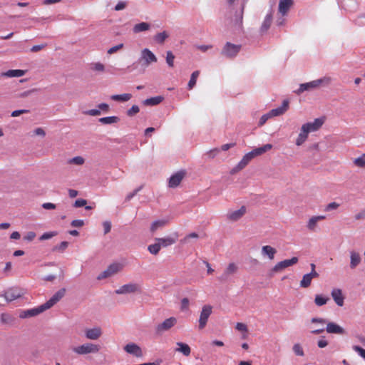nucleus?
<instances>
[{"label":"nucleus","instance_id":"nucleus-1","mask_svg":"<svg viewBox=\"0 0 365 365\" xmlns=\"http://www.w3.org/2000/svg\"><path fill=\"white\" fill-rule=\"evenodd\" d=\"M272 148V144H266L262 147L253 149L252 151L246 153L237 165L232 168L231 173H235L244 169L249 163L255 157L259 156Z\"/></svg>","mask_w":365,"mask_h":365},{"label":"nucleus","instance_id":"nucleus-2","mask_svg":"<svg viewBox=\"0 0 365 365\" xmlns=\"http://www.w3.org/2000/svg\"><path fill=\"white\" fill-rule=\"evenodd\" d=\"M101 347L99 345L92 343H86L81 346L74 347L73 351L77 354L84 355L92 353H98Z\"/></svg>","mask_w":365,"mask_h":365},{"label":"nucleus","instance_id":"nucleus-3","mask_svg":"<svg viewBox=\"0 0 365 365\" xmlns=\"http://www.w3.org/2000/svg\"><path fill=\"white\" fill-rule=\"evenodd\" d=\"M142 287L141 285L138 283H128L120 287L115 291L117 294H128L134 293H141Z\"/></svg>","mask_w":365,"mask_h":365},{"label":"nucleus","instance_id":"nucleus-4","mask_svg":"<svg viewBox=\"0 0 365 365\" xmlns=\"http://www.w3.org/2000/svg\"><path fill=\"white\" fill-rule=\"evenodd\" d=\"M177 318L174 317L166 319L155 327V334L157 335H162L164 332L173 328L177 324Z\"/></svg>","mask_w":365,"mask_h":365},{"label":"nucleus","instance_id":"nucleus-5","mask_svg":"<svg viewBox=\"0 0 365 365\" xmlns=\"http://www.w3.org/2000/svg\"><path fill=\"white\" fill-rule=\"evenodd\" d=\"M241 50V45L227 42L222 49L221 54L228 58H235Z\"/></svg>","mask_w":365,"mask_h":365},{"label":"nucleus","instance_id":"nucleus-6","mask_svg":"<svg viewBox=\"0 0 365 365\" xmlns=\"http://www.w3.org/2000/svg\"><path fill=\"white\" fill-rule=\"evenodd\" d=\"M212 313V307L210 304H205L202 307V310L200 314L198 319V328L199 329H203L208 322V319Z\"/></svg>","mask_w":365,"mask_h":365},{"label":"nucleus","instance_id":"nucleus-7","mask_svg":"<svg viewBox=\"0 0 365 365\" xmlns=\"http://www.w3.org/2000/svg\"><path fill=\"white\" fill-rule=\"evenodd\" d=\"M139 62L143 61V66L146 68L151 63L157 62L158 59L155 55L148 48H143L140 53Z\"/></svg>","mask_w":365,"mask_h":365},{"label":"nucleus","instance_id":"nucleus-8","mask_svg":"<svg viewBox=\"0 0 365 365\" xmlns=\"http://www.w3.org/2000/svg\"><path fill=\"white\" fill-rule=\"evenodd\" d=\"M298 262V258L297 257H293L291 259H284L277 263L272 268V271L273 272H279L282 270L292 266Z\"/></svg>","mask_w":365,"mask_h":365},{"label":"nucleus","instance_id":"nucleus-9","mask_svg":"<svg viewBox=\"0 0 365 365\" xmlns=\"http://www.w3.org/2000/svg\"><path fill=\"white\" fill-rule=\"evenodd\" d=\"M247 209L245 206H242L237 210H230L226 215V217L231 222H237L241 219L246 213Z\"/></svg>","mask_w":365,"mask_h":365},{"label":"nucleus","instance_id":"nucleus-10","mask_svg":"<svg viewBox=\"0 0 365 365\" xmlns=\"http://www.w3.org/2000/svg\"><path fill=\"white\" fill-rule=\"evenodd\" d=\"M237 269L238 267L235 263H230L223 273L220 277H218V280L222 282H227L229 279L230 276L236 273Z\"/></svg>","mask_w":365,"mask_h":365},{"label":"nucleus","instance_id":"nucleus-11","mask_svg":"<svg viewBox=\"0 0 365 365\" xmlns=\"http://www.w3.org/2000/svg\"><path fill=\"white\" fill-rule=\"evenodd\" d=\"M324 118H319L314 119L313 122H309L303 124L302 126H304L305 130H307L308 133L315 132L318 130L324 124Z\"/></svg>","mask_w":365,"mask_h":365},{"label":"nucleus","instance_id":"nucleus-12","mask_svg":"<svg viewBox=\"0 0 365 365\" xmlns=\"http://www.w3.org/2000/svg\"><path fill=\"white\" fill-rule=\"evenodd\" d=\"M66 294V289L61 288L58 291H57L46 303H44L45 307L47 309H50L54 304H56L60 299H61Z\"/></svg>","mask_w":365,"mask_h":365},{"label":"nucleus","instance_id":"nucleus-13","mask_svg":"<svg viewBox=\"0 0 365 365\" xmlns=\"http://www.w3.org/2000/svg\"><path fill=\"white\" fill-rule=\"evenodd\" d=\"M178 238V235L175 233L173 236H168L162 238H155V241L158 242L160 247H166L175 244Z\"/></svg>","mask_w":365,"mask_h":365},{"label":"nucleus","instance_id":"nucleus-14","mask_svg":"<svg viewBox=\"0 0 365 365\" xmlns=\"http://www.w3.org/2000/svg\"><path fill=\"white\" fill-rule=\"evenodd\" d=\"M124 350L128 354H132L136 357L143 356L141 348L135 343H129L124 346Z\"/></svg>","mask_w":365,"mask_h":365},{"label":"nucleus","instance_id":"nucleus-15","mask_svg":"<svg viewBox=\"0 0 365 365\" xmlns=\"http://www.w3.org/2000/svg\"><path fill=\"white\" fill-rule=\"evenodd\" d=\"M331 296L334 299V302L339 306L342 307L344 303V297L342 294V291L339 288H334L331 292Z\"/></svg>","mask_w":365,"mask_h":365},{"label":"nucleus","instance_id":"nucleus-16","mask_svg":"<svg viewBox=\"0 0 365 365\" xmlns=\"http://www.w3.org/2000/svg\"><path fill=\"white\" fill-rule=\"evenodd\" d=\"M326 331L329 334H335L341 335L345 334L344 329L334 322H328L327 324Z\"/></svg>","mask_w":365,"mask_h":365},{"label":"nucleus","instance_id":"nucleus-17","mask_svg":"<svg viewBox=\"0 0 365 365\" xmlns=\"http://www.w3.org/2000/svg\"><path fill=\"white\" fill-rule=\"evenodd\" d=\"M185 174L184 171H179L173 175L169 179V187H176L178 186L183 179Z\"/></svg>","mask_w":365,"mask_h":365},{"label":"nucleus","instance_id":"nucleus-18","mask_svg":"<svg viewBox=\"0 0 365 365\" xmlns=\"http://www.w3.org/2000/svg\"><path fill=\"white\" fill-rule=\"evenodd\" d=\"M289 108V101L284 100L280 107L272 109L269 113L271 117L279 116L284 114Z\"/></svg>","mask_w":365,"mask_h":365},{"label":"nucleus","instance_id":"nucleus-19","mask_svg":"<svg viewBox=\"0 0 365 365\" xmlns=\"http://www.w3.org/2000/svg\"><path fill=\"white\" fill-rule=\"evenodd\" d=\"M102 335V330L100 327L88 329L85 331V336L88 339L96 340Z\"/></svg>","mask_w":365,"mask_h":365},{"label":"nucleus","instance_id":"nucleus-20","mask_svg":"<svg viewBox=\"0 0 365 365\" xmlns=\"http://www.w3.org/2000/svg\"><path fill=\"white\" fill-rule=\"evenodd\" d=\"M294 4L293 0H279L278 10L282 15L285 16Z\"/></svg>","mask_w":365,"mask_h":365},{"label":"nucleus","instance_id":"nucleus-21","mask_svg":"<svg viewBox=\"0 0 365 365\" xmlns=\"http://www.w3.org/2000/svg\"><path fill=\"white\" fill-rule=\"evenodd\" d=\"M325 219L326 216L324 215L312 216L307 222V229L312 232L315 231L317 226V222Z\"/></svg>","mask_w":365,"mask_h":365},{"label":"nucleus","instance_id":"nucleus-22","mask_svg":"<svg viewBox=\"0 0 365 365\" xmlns=\"http://www.w3.org/2000/svg\"><path fill=\"white\" fill-rule=\"evenodd\" d=\"M317 88V83L314 80V81H310L308 83H301L299 85V88H298L297 91H295V93L297 95H299L304 91H311V90L315 89Z\"/></svg>","mask_w":365,"mask_h":365},{"label":"nucleus","instance_id":"nucleus-23","mask_svg":"<svg viewBox=\"0 0 365 365\" xmlns=\"http://www.w3.org/2000/svg\"><path fill=\"white\" fill-rule=\"evenodd\" d=\"M4 297L7 302H12L21 297V293L16 289H9L4 294Z\"/></svg>","mask_w":365,"mask_h":365},{"label":"nucleus","instance_id":"nucleus-24","mask_svg":"<svg viewBox=\"0 0 365 365\" xmlns=\"http://www.w3.org/2000/svg\"><path fill=\"white\" fill-rule=\"evenodd\" d=\"M277 250L269 245L262 246L261 254L263 257H267L270 260L274 259Z\"/></svg>","mask_w":365,"mask_h":365},{"label":"nucleus","instance_id":"nucleus-25","mask_svg":"<svg viewBox=\"0 0 365 365\" xmlns=\"http://www.w3.org/2000/svg\"><path fill=\"white\" fill-rule=\"evenodd\" d=\"M350 268H356L361 262L360 255L354 250L350 251Z\"/></svg>","mask_w":365,"mask_h":365},{"label":"nucleus","instance_id":"nucleus-26","mask_svg":"<svg viewBox=\"0 0 365 365\" xmlns=\"http://www.w3.org/2000/svg\"><path fill=\"white\" fill-rule=\"evenodd\" d=\"M272 18L273 15L272 11L266 15L260 28V32L262 34L267 32L269 29L272 22Z\"/></svg>","mask_w":365,"mask_h":365},{"label":"nucleus","instance_id":"nucleus-27","mask_svg":"<svg viewBox=\"0 0 365 365\" xmlns=\"http://www.w3.org/2000/svg\"><path fill=\"white\" fill-rule=\"evenodd\" d=\"M309 133L305 130L304 126H302L300 129V133H299L297 139H296V145L297 146L302 145L308 138V135Z\"/></svg>","mask_w":365,"mask_h":365},{"label":"nucleus","instance_id":"nucleus-28","mask_svg":"<svg viewBox=\"0 0 365 365\" xmlns=\"http://www.w3.org/2000/svg\"><path fill=\"white\" fill-rule=\"evenodd\" d=\"M26 71L21 69L9 70L6 72L2 73L3 76L8 78L21 77L24 76Z\"/></svg>","mask_w":365,"mask_h":365},{"label":"nucleus","instance_id":"nucleus-29","mask_svg":"<svg viewBox=\"0 0 365 365\" xmlns=\"http://www.w3.org/2000/svg\"><path fill=\"white\" fill-rule=\"evenodd\" d=\"M168 223V220L163 219L154 221L150 226V232H155L158 229L163 228Z\"/></svg>","mask_w":365,"mask_h":365},{"label":"nucleus","instance_id":"nucleus-30","mask_svg":"<svg viewBox=\"0 0 365 365\" xmlns=\"http://www.w3.org/2000/svg\"><path fill=\"white\" fill-rule=\"evenodd\" d=\"M176 344L178 348L175 349V351L180 352L185 356H187L190 354L191 349L187 344L182 342H177Z\"/></svg>","mask_w":365,"mask_h":365},{"label":"nucleus","instance_id":"nucleus-31","mask_svg":"<svg viewBox=\"0 0 365 365\" xmlns=\"http://www.w3.org/2000/svg\"><path fill=\"white\" fill-rule=\"evenodd\" d=\"M164 98L161 96H158L155 97H152L150 98H147L143 101V104L148 106H153L160 104Z\"/></svg>","mask_w":365,"mask_h":365},{"label":"nucleus","instance_id":"nucleus-32","mask_svg":"<svg viewBox=\"0 0 365 365\" xmlns=\"http://www.w3.org/2000/svg\"><path fill=\"white\" fill-rule=\"evenodd\" d=\"M110 98L115 101L127 102L131 99L132 95L130 93L115 94L112 95Z\"/></svg>","mask_w":365,"mask_h":365},{"label":"nucleus","instance_id":"nucleus-33","mask_svg":"<svg viewBox=\"0 0 365 365\" xmlns=\"http://www.w3.org/2000/svg\"><path fill=\"white\" fill-rule=\"evenodd\" d=\"M150 28V24L147 23V22H141V23L135 24L133 26V31L135 34H138L142 31H148V30H149Z\"/></svg>","mask_w":365,"mask_h":365},{"label":"nucleus","instance_id":"nucleus-34","mask_svg":"<svg viewBox=\"0 0 365 365\" xmlns=\"http://www.w3.org/2000/svg\"><path fill=\"white\" fill-rule=\"evenodd\" d=\"M315 277V276H312L310 273L304 274L300 282V286L303 288L309 287L312 279Z\"/></svg>","mask_w":365,"mask_h":365},{"label":"nucleus","instance_id":"nucleus-35","mask_svg":"<svg viewBox=\"0 0 365 365\" xmlns=\"http://www.w3.org/2000/svg\"><path fill=\"white\" fill-rule=\"evenodd\" d=\"M0 320L2 324H13L15 318L8 313H2L0 316Z\"/></svg>","mask_w":365,"mask_h":365},{"label":"nucleus","instance_id":"nucleus-36","mask_svg":"<svg viewBox=\"0 0 365 365\" xmlns=\"http://www.w3.org/2000/svg\"><path fill=\"white\" fill-rule=\"evenodd\" d=\"M317 88L319 86H329L332 82V78L329 76H324L323 78L315 80Z\"/></svg>","mask_w":365,"mask_h":365},{"label":"nucleus","instance_id":"nucleus-37","mask_svg":"<svg viewBox=\"0 0 365 365\" xmlns=\"http://www.w3.org/2000/svg\"><path fill=\"white\" fill-rule=\"evenodd\" d=\"M110 276H113L119 272L123 269V265L120 263H113L108 267Z\"/></svg>","mask_w":365,"mask_h":365},{"label":"nucleus","instance_id":"nucleus-38","mask_svg":"<svg viewBox=\"0 0 365 365\" xmlns=\"http://www.w3.org/2000/svg\"><path fill=\"white\" fill-rule=\"evenodd\" d=\"M47 309H48L47 307H45L44 304H43L37 307L30 309L29 314H30V317H31L36 316Z\"/></svg>","mask_w":365,"mask_h":365},{"label":"nucleus","instance_id":"nucleus-39","mask_svg":"<svg viewBox=\"0 0 365 365\" xmlns=\"http://www.w3.org/2000/svg\"><path fill=\"white\" fill-rule=\"evenodd\" d=\"M119 118L117 116H108L99 118V122L103 124H113L119 121Z\"/></svg>","mask_w":365,"mask_h":365},{"label":"nucleus","instance_id":"nucleus-40","mask_svg":"<svg viewBox=\"0 0 365 365\" xmlns=\"http://www.w3.org/2000/svg\"><path fill=\"white\" fill-rule=\"evenodd\" d=\"M199 71H195L191 74L190 79L187 84V88L189 90H191L195 87V86L196 85L197 78L199 76Z\"/></svg>","mask_w":365,"mask_h":365},{"label":"nucleus","instance_id":"nucleus-41","mask_svg":"<svg viewBox=\"0 0 365 365\" xmlns=\"http://www.w3.org/2000/svg\"><path fill=\"white\" fill-rule=\"evenodd\" d=\"M329 300V298L327 297H324L322 294H317L314 298V303L317 306L321 307L327 303Z\"/></svg>","mask_w":365,"mask_h":365},{"label":"nucleus","instance_id":"nucleus-42","mask_svg":"<svg viewBox=\"0 0 365 365\" xmlns=\"http://www.w3.org/2000/svg\"><path fill=\"white\" fill-rule=\"evenodd\" d=\"M169 34L167 31H164L163 32L157 34L154 36V40L158 43H163L164 41L168 38Z\"/></svg>","mask_w":365,"mask_h":365},{"label":"nucleus","instance_id":"nucleus-43","mask_svg":"<svg viewBox=\"0 0 365 365\" xmlns=\"http://www.w3.org/2000/svg\"><path fill=\"white\" fill-rule=\"evenodd\" d=\"M160 249V245L158 244V242H155L154 244L150 245L148 247V250L150 252V253L155 255L159 253Z\"/></svg>","mask_w":365,"mask_h":365},{"label":"nucleus","instance_id":"nucleus-44","mask_svg":"<svg viewBox=\"0 0 365 365\" xmlns=\"http://www.w3.org/2000/svg\"><path fill=\"white\" fill-rule=\"evenodd\" d=\"M84 162H85V160L81 156H76L73 158L69 159L68 161V163L69 164H75V165H83L84 163Z\"/></svg>","mask_w":365,"mask_h":365},{"label":"nucleus","instance_id":"nucleus-45","mask_svg":"<svg viewBox=\"0 0 365 365\" xmlns=\"http://www.w3.org/2000/svg\"><path fill=\"white\" fill-rule=\"evenodd\" d=\"M174 59L175 56L172 53V51H168L166 52V63L169 66V67L173 68L174 66Z\"/></svg>","mask_w":365,"mask_h":365},{"label":"nucleus","instance_id":"nucleus-46","mask_svg":"<svg viewBox=\"0 0 365 365\" xmlns=\"http://www.w3.org/2000/svg\"><path fill=\"white\" fill-rule=\"evenodd\" d=\"M354 163L357 167L365 168V154H363L361 156L355 158Z\"/></svg>","mask_w":365,"mask_h":365},{"label":"nucleus","instance_id":"nucleus-47","mask_svg":"<svg viewBox=\"0 0 365 365\" xmlns=\"http://www.w3.org/2000/svg\"><path fill=\"white\" fill-rule=\"evenodd\" d=\"M90 68L96 71H103L105 69L104 65L100 62L93 63L90 66Z\"/></svg>","mask_w":365,"mask_h":365},{"label":"nucleus","instance_id":"nucleus-48","mask_svg":"<svg viewBox=\"0 0 365 365\" xmlns=\"http://www.w3.org/2000/svg\"><path fill=\"white\" fill-rule=\"evenodd\" d=\"M244 7H245V6H244V4H242L239 13L237 12V14H236L235 21H236V24H237L239 25V26H240L242 24Z\"/></svg>","mask_w":365,"mask_h":365},{"label":"nucleus","instance_id":"nucleus-49","mask_svg":"<svg viewBox=\"0 0 365 365\" xmlns=\"http://www.w3.org/2000/svg\"><path fill=\"white\" fill-rule=\"evenodd\" d=\"M292 349L297 356H302L304 355L303 349L299 344H294Z\"/></svg>","mask_w":365,"mask_h":365},{"label":"nucleus","instance_id":"nucleus-50","mask_svg":"<svg viewBox=\"0 0 365 365\" xmlns=\"http://www.w3.org/2000/svg\"><path fill=\"white\" fill-rule=\"evenodd\" d=\"M68 246V242L63 241L61 242L59 245H56L53 248V251H59V252H63Z\"/></svg>","mask_w":365,"mask_h":365},{"label":"nucleus","instance_id":"nucleus-51","mask_svg":"<svg viewBox=\"0 0 365 365\" xmlns=\"http://www.w3.org/2000/svg\"><path fill=\"white\" fill-rule=\"evenodd\" d=\"M56 235H57V232H54V231L45 232L39 237V240L43 241V240H49V239L52 238L53 237L56 236Z\"/></svg>","mask_w":365,"mask_h":365},{"label":"nucleus","instance_id":"nucleus-52","mask_svg":"<svg viewBox=\"0 0 365 365\" xmlns=\"http://www.w3.org/2000/svg\"><path fill=\"white\" fill-rule=\"evenodd\" d=\"M339 205H340L339 203L336 202H330L328 205H327V206L324 208V211L329 212V211H331V210H336V209H338Z\"/></svg>","mask_w":365,"mask_h":365},{"label":"nucleus","instance_id":"nucleus-53","mask_svg":"<svg viewBox=\"0 0 365 365\" xmlns=\"http://www.w3.org/2000/svg\"><path fill=\"white\" fill-rule=\"evenodd\" d=\"M139 107L136 105H133L130 109L127 110V115L132 117L139 112Z\"/></svg>","mask_w":365,"mask_h":365},{"label":"nucleus","instance_id":"nucleus-54","mask_svg":"<svg viewBox=\"0 0 365 365\" xmlns=\"http://www.w3.org/2000/svg\"><path fill=\"white\" fill-rule=\"evenodd\" d=\"M352 349L359 354V355L362 357L363 359H365V349H363L362 347L358 346V345H354L353 346Z\"/></svg>","mask_w":365,"mask_h":365},{"label":"nucleus","instance_id":"nucleus-55","mask_svg":"<svg viewBox=\"0 0 365 365\" xmlns=\"http://www.w3.org/2000/svg\"><path fill=\"white\" fill-rule=\"evenodd\" d=\"M123 46H124L123 43H119L115 46L110 48L107 52L108 54H113V53L117 52L118 51H119L120 49H121L122 48H123Z\"/></svg>","mask_w":365,"mask_h":365},{"label":"nucleus","instance_id":"nucleus-56","mask_svg":"<svg viewBox=\"0 0 365 365\" xmlns=\"http://www.w3.org/2000/svg\"><path fill=\"white\" fill-rule=\"evenodd\" d=\"M87 204V201L84 199H78L75 201L73 206L75 207H81L86 206Z\"/></svg>","mask_w":365,"mask_h":365},{"label":"nucleus","instance_id":"nucleus-57","mask_svg":"<svg viewBox=\"0 0 365 365\" xmlns=\"http://www.w3.org/2000/svg\"><path fill=\"white\" fill-rule=\"evenodd\" d=\"M356 220H365V208L361 210L358 213L354 215Z\"/></svg>","mask_w":365,"mask_h":365},{"label":"nucleus","instance_id":"nucleus-58","mask_svg":"<svg viewBox=\"0 0 365 365\" xmlns=\"http://www.w3.org/2000/svg\"><path fill=\"white\" fill-rule=\"evenodd\" d=\"M141 189L142 186H140L139 187L134 190L133 192L128 194L127 196L125 197V200L130 201Z\"/></svg>","mask_w":365,"mask_h":365},{"label":"nucleus","instance_id":"nucleus-59","mask_svg":"<svg viewBox=\"0 0 365 365\" xmlns=\"http://www.w3.org/2000/svg\"><path fill=\"white\" fill-rule=\"evenodd\" d=\"M111 277L110 273H109V271L108 269V268L106 269H105L103 272H102L98 277H97V279L98 280H101V279H106V278H108V277Z\"/></svg>","mask_w":365,"mask_h":365},{"label":"nucleus","instance_id":"nucleus-60","mask_svg":"<svg viewBox=\"0 0 365 365\" xmlns=\"http://www.w3.org/2000/svg\"><path fill=\"white\" fill-rule=\"evenodd\" d=\"M84 113L91 116H97L101 115V110L98 109H91L85 111Z\"/></svg>","mask_w":365,"mask_h":365},{"label":"nucleus","instance_id":"nucleus-61","mask_svg":"<svg viewBox=\"0 0 365 365\" xmlns=\"http://www.w3.org/2000/svg\"><path fill=\"white\" fill-rule=\"evenodd\" d=\"M272 118V117H271V115H269V113H266V114L263 115L260 118V119H259V125L260 126L263 125L267 122V120L269 118Z\"/></svg>","mask_w":365,"mask_h":365},{"label":"nucleus","instance_id":"nucleus-62","mask_svg":"<svg viewBox=\"0 0 365 365\" xmlns=\"http://www.w3.org/2000/svg\"><path fill=\"white\" fill-rule=\"evenodd\" d=\"M71 226L75 227H81L84 225V222L82 220H74L71 223Z\"/></svg>","mask_w":365,"mask_h":365},{"label":"nucleus","instance_id":"nucleus-63","mask_svg":"<svg viewBox=\"0 0 365 365\" xmlns=\"http://www.w3.org/2000/svg\"><path fill=\"white\" fill-rule=\"evenodd\" d=\"M104 234H108L111 230V223L109 221H106L103 223Z\"/></svg>","mask_w":365,"mask_h":365},{"label":"nucleus","instance_id":"nucleus-64","mask_svg":"<svg viewBox=\"0 0 365 365\" xmlns=\"http://www.w3.org/2000/svg\"><path fill=\"white\" fill-rule=\"evenodd\" d=\"M328 345V341L324 339V336L322 337L317 342V346L319 348H324Z\"/></svg>","mask_w":365,"mask_h":365}]
</instances>
